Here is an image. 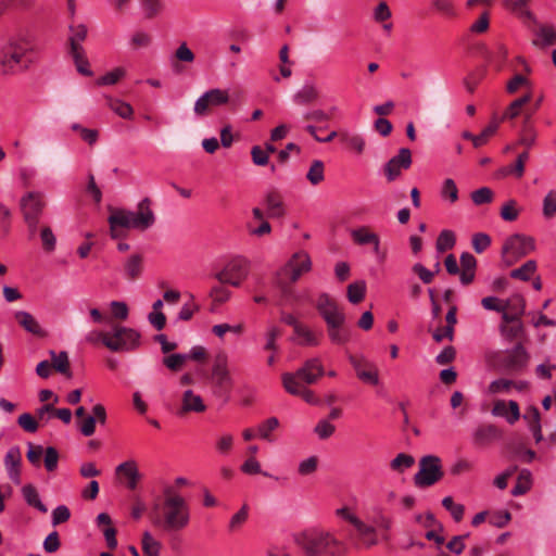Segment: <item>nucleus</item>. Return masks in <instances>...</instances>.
<instances>
[{
  "label": "nucleus",
  "instance_id": "nucleus-26",
  "mask_svg": "<svg viewBox=\"0 0 556 556\" xmlns=\"http://www.w3.org/2000/svg\"><path fill=\"white\" fill-rule=\"evenodd\" d=\"M351 534L359 540L361 543L370 546L377 542V534L371 523H353Z\"/></svg>",
  "mask_w": 556,
  "mask_h": 556
},
{
  "label": "nucleus",
  "instance_id": "nucleus-9",
  "mask_svg": "<svg viewBox=\"0 0 556 556\" xmlns=\"http://www.w3.org/2000/svg\"><path fill=\"white\" fill-rule=\"evenodd\" d=\"M443 476L441 459L438 456L427 455L419 462V470L415 475V484L419 488L433 485Z\"/></svg>",
  "mask_w": 556,
  "mask_h": 556
},
{
  "label": "nucleus",
  "instance_id": "nucleus-10",
  "mask_svg": "<svg viewBox=\"0 0 556 556\" xmlns=\"http://www.w3.org/2000/svg\"><path fill=\"white\" fill-rule=\"evenodd\" d=\"M230 94L226 89L213 88L201 94L194 103V113L205 115L211 109L225 105L229 102Z\"/></svg>",
  "mask_w": 556,
  "mask_h": 556
},
{
  "label": "nucleus",
  "instance_id": "nucleus-28",
  "mask_svg": "<svg viewBox=\"0 0 556 556\" xmlns=\"http://www.w3.org/2000/svg\"><path fill=\"white\" fill-rule=\"evenodd\" d=\"M339 138L350 150L362 154L365 151L366 141L363 136L352 132L350 130H341Z\"/></svg>",
  "mask_w": 556,
  "mask_h": 556
},
{
  "label": "nucleus",
  "instance_id": "nucleus-27",
  "mask_svg": "<svg viewBox=\"0 0 556 556\" xmlns=\"http://www.w3.org/2000/svg\"><path fill=\"white\" fill-rule=\"evenodd\" d=\"M267 215L269 217H281L285 215V205L281 195L276 191H269L264 200Z\"/></svg>",
  "mask_w": 556,
  "mask_h": 556
},
{
  "label": "nucleus",
  "instance_id": "nucleus-56",
  "mask_svg": "<svg viewBox=\"0 0 556 556\" xmlns=\"http://www.w3.org/2000/svg\"><path fill=\"white\" fill-rule=\"evenodd\" d=\"M79 312L81 314H88L90 323L102 324L106 321V316L100 312V309L88 306L86 302L79 305Z\"/></svg>",
  "mask_w": 556,
  "mask_h": 556
},
{
  "label": "nucleus",
  "instance_id": "nucleus-13",
  "mask_svg": "<svg viewBox=\"0 0 556 556\" xmlns=\"http://www.w3.org/2000/svg\"><path fill=\"white\" fill-rule=\"evenodd\" d=\"M115 475L118 477L123 485L129 491L136 490L142 479L139 465L137 460L132 458L118 464L115 467Z\"/></svg>",
  "mask_w": 556,
  "mask_h": 556
},
{
  "label": "nucleus",
  "instance_id": "nucleus-5",
  "mask_svg": "<svg viewBox=\"0 0 556 556\" xmlns=\"http://www.w3.org/2000/svg\"><path fill=\"white\" fill-rule=\"evenodd\" d=\"M141 336L132 328L115 325L103 336V345L112 352H131L140 346Z\"/></svg>",
  "mask_w": 556,
  "mask_h": 556
},
{
  "label": "nucleus",
  "instance_id": "nucleus-6",
  "mask_svg": "<svg viewBox=\"0 0 556 556\" xmlns=\"http://www.w3.org/2000/svg\"><path fill=\"white\" fill-rule=\"evenodd\" d=\"M33 184L34 173L21 169L16 181V187L24 192L20 200V210L30 232H33L35 227V190L33 189Z\"/></svg>",
  "mask_w": 556,
  "mask_h": 556
},
{
  "label": "nucleus",
  "instance_id": "nucleus-50",
  "mask_svg": "<svg viewBox=\"0 0 556 556\" xmlns=\"http://www.w3.org/2000/svg\"><path fill=\"white\" fill-rule=\"evenodd\" d=\"M33 4V0H0V17L8 11H23Z\"/></svg>",
  "mask_w": 556,
  "mask_h": 556
},
{
  "label": "nucleus",
  "instance_id": "nucleus-33",
  "mask_svg": "<svg viewBox=\"0 0 556 556\" xmlns=\"http://www.w3.org/2000/svg\"><path fill=\"white\" fill-rule=\"evenodd\" d=\"M294 336V340L301 345L316 346L319 344L318 336L302 324L295 327Z\"/></svg>",
  "mask_w": 556,
  "mask_h": 556
},
{
  "label": "nucleus",
  "instance_id": "nucleus-63",
  "mask_svg": "<svg viewBox=\"0 0 556 556\" xmlns=\"http://www.w3.org/2000/svg\"><path fill=\"white\" fill-rule=\"evenodd\" d=\"M491 245V238L484 232H478L472 237V248L477 253L484 252Z\"/></svg>",
  "mask_w": 556,
  "mask_h": 556
},
{
  "label": "nucleus",
  "instance_id": "nucleus-31",
  "mask_svg": "<svg viewBox=\"0 0 556 556\" xmlns=\"http://www.w3.org/2000/svg\"><path fill=\"white\" fill-rule=\"evenodd\" d=\"M501 125L500 117L494 114L486 127L482 129V131L479 135H476L475 137V148H480L484 146L489 139L494 136Z\"/></svg>",
  "mask_w": 556,
  "mask_h": 556
},
{
  "label": "nucleus",
  "instance_id": "nucleus-53",
  "mask_svg": "<svg viewBox=\"0 0 556 556\" xmlns=\"http://www.w3.org/2000/svg\"><path fill=\"white\" fill-rule=\"evenodd\" d=\"M442 505L446 510L450 511L452 518L455 521H460L462 518L464 517V511H465L464 505L455 503L451 496H445L442 500Z\"/></svg>",
  "mask_w": 556,
  "mask_h": 556
},
{
  "label": "nucleus",
  "instance_id": "nucleus-25",
  "mask_svg": "<svg viewBox=\"0 0 556 556\" xmlns=\"http://www.w3.org/2000/svg\"><path fill=\"white\" fill-rule=\"evenodd\" d=\"M52 417H58L64 424H70L72 412L68 408L55 409L52 404H46L41 408H37V422L39 420H49Z\"/></svg>",
  "mask_w": 556,
  "mask_h": 556
},
{
  "label": "nucleus",
  "instance_id": "nucleus-64",
  "mask_svg": "<svg viewBox=\"0 0 556 556\" xmlns=\"http://www.w3.org/2000/svg\"><path fill=\"white\" fill-rule=\"evenodd\" d=\"M556 214V192L549 191L543 200V215L551 218Z\"/></svg>",
  "mask_w": 556,
  "mask_h": 556
},
{
  "label": "nucleus",
  "instance_id": "nucleus-39",
  "mask_svg": "<svg viewBox=\"0 0 556 556\" xmlns=\"http://www.w3.org/2000/svg\"><path fill=\"white\" fill-rule=\"evenodd\" d=\"M440 197L443 201L450 204H454L458 200V188L452 178L443 180L440 189Z\"/></svg>",
  "mask_w": 556,
  "mask_h": 556
},
{
  "label": "nucleus",
  "instance_id": "nucleus-54",
  "mask_svg": "<svg viewBox=\"0 0 556 556\" xmlns=\"http://www.w3.org/2000/svg\"><path fill=\"white\" fill-rule=\"evenodd\" d=\"M455 235L452 230H442L437 239V250L444 252L455 245Z\"/></svg>",
  "mask_w": 556,
  "mask_h": 556
},
{
  "label": "nucleus",
  "instance_id": "nucleus-61",
  "mask_svg": "<svg viewBox=\"0 0 556 556\" xmlns=\"http://www.w3.org/2000/svg\"><path fill=\"white\" fill-rule=\"evenodd\" d=\"M280 336V330L277 326H269L265 332V345L264 349L268 351L277 350V338Z\"/></svg>",
  "mask_w": 556,
  "mask_h": 556
},
{
  "label": "nucleus",
  "instance_id": "nucleus-49",
  "mask_svg": "<svg viewBox=\"0 0 556 556\" xmlns=\"http://www.w3.org/2000/svg\"><path fill=\"white\" fill-rule=\"evenodd\" d=\"M126 71L123 67H115L108 72L103 76L99 77L96 81L98 86H112L115 85L119 79L125 77Z\"/></svg>",
  "mask_w": 556,
  "mask_h": 556
},
{
  "label": "nucleus",
  "instance_id": "nucleus-60",
  "mask_svg": "<svg viewBox=\"0 0 556 556\" xmlns=\"http://www.w3.org/2000/svg\"><path fill=\"white\" fill-rule=\"evenodd\" d=\"M513 387V380L497 379L493 380L488 388L490 394L508 393Z\"/></svg>",
  "mask_w": 556,
  "mask_h": 556
},
{
  "label": "nucleus",
  "instance_id": "nucleus-1",
  "mask_svg": "<svg viewBox=\"0 0 556 556\" xmlns=\"http://www.w3.org/2000/svg\"><path fill=\"white\" fill-rule=\"evenodd\" d=\"M130 516L134 519L151 518L160 521H189L191 518L190 507L187 500L180 495L175 486L168 482L162 483V496H153L152 503L148 505L141 497H136L130 508Z\"/></svg>",
  "mask_w": 556,
  "mask_h": 556
},
{
  "label": "nucleus",
  "instance_id": "nucleus-45",
  "mask_svg": "<svg viewBox=\"0 0 556 556\" xmlns=\"http://www.w3.org/2000/svg\"><path fill=\"white\" fill-rule=\"evenodd\" d=\"M72 58L74 59L77 71L85 76H91L92 71L89 67V62L85 55L84 48H75L71 51Z\"/></svg>",
  "mask_w": 556,
  "mask_h": 556
},
{
  "label": "nucleus",
  "instance_id": "nucleus-17",
  "mask_svg": "<svg viewBox=\"0 0 556 556\" xmlns=\"http://www.w3.org/2000/svg\"><path fill=\"white\" fill-rule=\"evenodd\" d=\"M412 164V153L409 149L402 148L397 155L393 156L384 166V173L389 181H393L400 175L402 169H407Z\"/></svg>",
  "mask_w": 556,
  "mask_h": 556
},
{
  "label": "nucleus",
  "instance_id": "nucleus-43",
  "mask_svg": "<svg viewBox=\"0 0 556 556\" xmlns=\"http://www.w3.org/2000/svg\"><path fill=\"white\" fill-rule=\"evenodd\" d=\"M70 31L71 51L75 50V48H83L81 42L87 36V27L84 24H72L70 26Z\"/></svg>",
  "mask_w": 556,
  "mask_h": 556
},
{
  "label": "nucleus",
  "instance_id": "nucleus-22",
  "mask_svg": "<svg viewBox=\"0 0 556 556\" xmlns=\"http://www.w3.org/2000/svg\"><path fill=\"white\" fill-rule=\"evenodd\" d=\"M525 312V300L519 294H514L504 301L503 321H515Z\"/></svg>",
  "mask_w": 556,
  "mask_h": 556
},
{
  "label": "nucleus",
  "instance_id": "nucleus-55",
  "mask_svg": "<svg viewBox=\"0 0 556 556\" xmlns=\"http://www.w3.org/2000/svg\"><path fill=\"white\" fill-rule=\"evenodd\" d=\"M493 191L489 187H482L471 192V200L476 205H482L492 202Z\"/></svg>",
  "mask_w": 556,
  "mask_h": 556
},
{
  "label": "nucleus",
  "instance_id": "nucleus-24",
  "mask_svg": "<svg viewBox=\"0 0 556 556\" xmlns=\"http://www.w3.org/2000/svg\"><path fill=\"white\" fill-rule=\"evenodd\" d=\"M50 364L55 372H59L67 378L72 377L71 366H70V359L66 352H55L53 350L49 351V358Z\"/></svg>",
  "mask_w": 556,
  "mask_h": 556
},
{
  "label": "nucleus",
  "instance_id": "nucleus-38",
  "mask_svg": "<svg viewBox=\"0 0 556 556\" xmlns=\"http://www.w3.org/2000/svg\"><path fill=\"white\" fill-rule=\"evenodd\" d=\"M536 262L533 260L527 261L520 267L513 269L509 273V276L514 279H518L521 281H528L536 271Z\"/></svg>",
  "mask_w": 556,
  "mask_h": 556
},
{
  "label": "nucleus",
  "instance_id": "nucleus-36",
  "mask_svg": "<svg viewBox=\"0 0 556 556\" xmlns=\"http://www.w3.org/2000/svg\"><path fill=\"white\" fill-rule=\"evenodd\" d=\"M108 106L119 117L124 119H131L134 115L132 106L116 98L108 97Z\"/></svg>",
  "mask_w": 556,
  "mask_h": 556
},
{
  "label": "nucleus",
  "instance_id": "nucleus-2",
  "mask_svg": "<svg viewBox=\"0 0 556 556\" xmlns=\"http://www.w3.org/2000/svg\"><path fill=\"white\" fill-rule=\"evenodd\" d=\"M35 61V37L31 29H21L2 48L0 65L4 75L27 71Z\"/></svg>",
  "mask_w": 556,
  "mask_h": 556
},
{
  "label": "nucleus",
  "instance_id": "nucleus-47",
  "mask_svg": "<svg viewBox=\"0 0 556 556\" xmlns=\"http://www.w3.org/2000/svg\"><path fill=\"white\" fill-rule=\"evenodd\" d=\"M556 42V29L552 26H541L536 31L534 45L549 46Z\"/></svg>",
  "mask_w": 556,
  "mask_h": 556
},
{
  "label": "nucleus",
  "instance_id": "nucleus-11",
  "mask_svg": "<svg viewBox=\"0 0 556 556\" xmlns=\"http://www.w3.org/2000/svg\"><path fill=\"white\" fill-rule=\"evenodd\" d=\"M349 361L357 378L364 383L378 386L380 382L377 365L364 356H350Z\"/></svg>",
  "mask_w": 556,
  "mask_h": 556
},
{
  "label": "nucleus",
  "instance_id": "nucleus-34",
  "mask_svg": "<svg viewBox=\"0 0 556 556\" xmlns=\"http://www.w3.org/2000/svg\"><path fill=\"white\" fill-rule=\"evenodd\" d=\"M345 319H337L333 323H327L328 336L332 343L344 344L349 340L348 332L342 328Z\"/></svg>",
  "mask_w": 556,
  "mask_h": 556
},
{
  "label": "nucleus",
  "instance_id": "nucleus-20",
  "mask_svg": "<svg viewBox=\"0 0 556 556\" xmlns=\"http://www.w3.org/2000/svg\"><path fill=\"white\" fill-rule=\"evenodd\" d=\"M492 415L503 417L510 425H514L520 418L519 405L516 401H495Z\"/></svg>",
  "mask_w": 556,
  "mask_h": 556
},
{
  "label": "nucleus",
  "instance_id": "nucleus-44",
  "mask_svg": "<svg viewBox=\"0 0 556 556\" xmlns=\"http://www.w3.org/2000/svg\"><path fill=\"white\" fill-rule=\"evenodd\" d=\"M366 293V282L357 280L348 286V299L351 303L357 304L362 302Z\"/></svg>",
  "mask_w": 556,
  "mask_h": 556
},
{
  "label": "nucleus",
  "instance_id": "nucleus-52",
  "mask_svg": "<svg viewBox=\"0 0 556 556\" xmlns=\"http://www.w3.org/2000/svg\"><path fill=\"white\" fill-rule=\"evenodd\" d=\"M414 463L415 459L413 456L405 453H400L399 455H396V457H394L391 460L390 467L394 471L403 472L406 469L410 468L414 465Z\"/></svg>",
  "mask_w": 556,
  "mask_h": 556
},
{
  "label": "nucleus",
  "instance_id": "nucleus-8",
  "mask_svg": "<svg viewBox=\"0 0 556 556\" xmlns=\"http://www.w3.org/2000/svg\"><path fill=\"white\" fill-rule=\"evenodd\" d=\"M534 238L521 233L508 237L502 249L504 262L509 266L535 250Z\"/></svg>",
  "mask_w": 556,
  "mask_h": 556
},
{
  "label": "nucleus",
  "instance_id": "nucleus-12",
  "mask_svg": "<svg viewBox=\"0 0 556 556\" xmlns=\"http://www.w3.org/2000/svg\"><path fill=\"white\" fill-rule=\"evenodd\" d=\"M312 269V261L309 255L304 251L294 253L283 266L281 274L289 278L291 282H295L302 275Z\"/></svg>",
  "mask_w": 556,
  "mask_h": 556
},
{
  "label": "nucleus",
  "instance_id": "nucleus-21",
  "mask_svg": "<svg viewBox=\"0 0 556 556\" xmlns=\"http://www.w3.org/2000/svg\"><path fill=\"white\" fill-rule=\"evenodd\" d=\"M296 372L306 384L315 383L325 374L321 361L317 357L307 359Z\"/></svg>",
  "mask_w": 556,
  "mask_h": 556
},
{
  "label": "nucleus",
  "instance_id": "nucleus-48",
  "mask_svg": "<svg viewBox=\"0 0 556 556\" xmlns=\"http://www.w3.org/2000/svg\"><path fill=\"white\" fill-rule=\"evenodd\" d=\"M501 334L507 340H514L521 336L522 325L519 319L515 321H503L500 326Z\"/></svg>",
  "mask_w": 556,
  "mask_h": 556
},
{
  "label": "nucleus",
  "instance_id": "nucleus-58",
  "mask_svg": "<svg viewBox=\"0 0 556 556\" xmlns=\"http://www.w3.org/2000/svg\"><path fill=\"white\" fill-rule=\"evenodd\" d=\"M318 467V458L316 456H309L299 463L298 472L301 476H308L314 473Z\"/></svg>",
  "mask_w": 556,
  "mask_h": 556
},
{
  "label": "nucleus",
  "instance_id": "nucleus-16",
  "mask_svg": "<svg viewBox=\"0 0 556 556\" xmlns=\"http://www.w3.org/2000/svg\"><path fill=\"white\" fill-rule=\"evenodd\" d=\"M316 308L326 324L333 323L337 319H345L343 312L328 293H321L318 296Z\"/></svg>",
  "mask_w": 556,
  "mask_h": 556
},
{
  "label": "nucleus",
  "instance_id": "nucleus-57",
  "mask_svg": "<svg viewBox=\"0 0 556 556\" xmlns=\"http://www.w3.org/2000/svg\"><path fill=\"white\" fill-rule=\"evenodd\" d=\"M504 7L511 13L519 16H529L530 13L527 10V0H505Z\"/></svg>",
  "mask_w": 556,
  "mask_h": 556
},
{
  "label": "nucleus",
  "instance_id": "nucleus-51",
  "mask_svg": "<svg viewBox=\"0 0 556 556\" xmlns=\"http://www.w3.org/2000/svg\"><path fill=\"white\" fill-rule=\"evenodd\" d=\"M531 488V473L528 470H522L517 479L515 486L511 490L513 495L518 496L528 492Z\"/></svg>",
  "mask_w": 556,
  "mask_h": 556
},
{
  "label": "nucleus",
  "instance_id": "nucleus-4",
  "mask_svg": "<svg viewBox=\"0 0 556 556\" xmlns=\"http://www.w3.org/2000/svg\"><path fill=\"white\" fill-rule=\"evenodd\" d=\"M295 541L308 556H317L324 552L340 556L343 553L342 544L328 533L304 532L296 535Z\"/></svg>",
  "mask_w": 556,
  "mask_h": 556
},
{
  "label": "nucleus",
  "instance_id": "nucleus-7",
  "mask_svg": "<svg viewBox=\"0 0 556 556\" xmlns=\"http://www.w3.org/2000/svg\"><path fill=\"white\" fill-rule=\"evenodd\" d=\"M250 271V261L243 256H235L230 258L218 273H216L215 278L220 283L239 288L247 280Z\"/></svg>",
  "mask_w": 556,
  "mask_h": 556
},
{
  "label": "nucleus",
  "instance_id": "nucleus-41",
  "mask_svg": "<svg viewBox=\"0 0 556 556\" xmlns=\"http://www.w3.org/2000/svg\"><path fill=\"white\" fill-rule=\"evenodd\" d=\"M530 100V94H526L519 99L514 100L506 109V111L503 113V115L500 117L501 123L505 119L516 118L520 114L522 106L527 104Z\"/></svg>",
  "mask_w": 556,
  "mask_h": 556
},
{
  "label": "nucleus",
  "instance_id": "nucleus-19",
  "mask_svg": "<svg viewBox=\"0 0 556 556\" xmlns=\"http://www.w3.org/2000/svg\"><path fill=\"white\" fill-rule=\"evenodd\" d=\"M22 453L17 446H12L5 454L4 466L9 478L16 484L21 483Z\"/></svg>",
  "mask_w": 556,
  "mask_h": 556
},
{
  "label": "nucleus",
  "instance_id": "nucleus-40",
  "mask_svg": "<svg viewBox=\"0 0 556 556\" xmlns=\"http://www.w3.org/2000/svg\"><path fill=\"white\" fill-rule=\"evenodd\" d=\"M307 180L313 185L317 186L325 179V164L320 160H314L306 174Z\"/></svg>",
  "mask_w": 556,
  "mask_h": 556
},
{
  "label": "nucleus",
  "instance_id": "nucleus-15",
  "mask_svg": "<svg viewBox=\"0 0 556 556\" xmlns=\"http://www.w3.org/2000/svg\"><path fill=\"white\" fill-rule=\"evenodd\" d=\"M529 355L521 344H517L511 350L501 354V366L508 370H520L527 366Z\"/></svg>",
  "mask_w": 556,
  "mask_h": 556
},
{
  "label": "nucleus",
  "instance_id": "nucleus-3",
  "mask_svg": "<svg viewBox=\"0 0 556 556\" xmlns=\"http://www.w3.org/2000/svg\"><path fill=\"white\" fill-rule=\"evenodd\" d=\"M111 237L113 239L123 238L126 231L135 229L144 231L151 228L155 223V215L151 208V201L148 198L141 200L136 211L115 208L108 218Z\"/></svg>",
  "mask_w": 556,
  "mask_h": 556
},
{
  "label": "nucleus",
  "instance_id": "nucleus-30",
  "mask_svg": "<svg viewBox=\"0 0 556 556\" xmlns=\"http://www.w3.org/2000/svg\"><path fill=\"white\" fill-rule=\"evenodd\" d=\"M318 98V90L313 83L304 84L293 96V102L299 105H306Z\"/></svg>",
  "mask_w": 556,
  "mask_h": 556
},
{
  "label": "nucleus",
  "instance_id": "nucleus-62",
  "mask_svg": "<svg viewBox=\"0 0 556 556\" xmlns=\"http://www.w3.org/2000/svg\"><path fill=\"white\" fill-rule=\"evenodd\" d=\"M536 140V134L533 130L531 126L526 125L520 134V137L518 139V144L523 146L527 149H530L532 146H534Z\"/></svg>",
  "mask_w": 556,
  "mask_h": 556
},
{
  "label": "nucleus",
  "instance_id": "nucleus-59",
  "mask_svg": "<svg viewBox=\"0 0 556 556\" xmlns=\"http://www.w3.org/2000/svg\"><path fill=\"white\" fill-rule=\"evenodd\" d=\"M142 549L147 556H159L160 544L151 534L146 532L142 538Z\"/></svg>",
  "mask_w": 556,
  "mask_h": 556
},
{
  "label": "nucleus",
  "instance_id": "nucleus-35",
  "mask_svg": "<svg viewBox=\"0 0 556 556\" xmlns=\"http://www.w3.org/2000/svg\"><path fill=\"white\" fill-rule=\"evenodd\" d=\"M523 418L528 421L530 431L532 432L536 442L543 439L540 413L536 407H530L525 414Z\"/></svg>",
  "mask_w": 556,
  "mask_h": 556
},
{
  "label": "nucleus",
  "instance_id": "nucleus-18",
  "mask_svg": "<svg viewBox=\"0 0 556 556\" xmlns=\"http://www.w3.org/2000/svg\"><path fill=\"white\" fill-rule=\"evenodd\" d=\"M181 404L179 408V414L185 415L189 413H203L206 410V405L200 394L194 393L192 390L188 389L184 391L181 394Z\"/></svg>",
  "mask_w": 556,
  "mask_h": 556
},
{
  "label": "nucleus",
  "instance_id": "nucleus-37",
  "mask_svg": "<svg viewBox=\"0 0 556 556\" xmlns=\"http://www.w3.org/2000/svg\"><path fill=\"white\" fill-rule=\"evenodd\" d=\"M351 237L353 242L358 245H370L379 236L368 227L362 226L353 229L351 231Z\"/></svg>",
  "mask_w": 556,
  "mask_h": 556
},
{
  "label": "nucleus",
  "instance_id": "nucleus-46",
  "mask_svg": "<svg viewBox=\"0 0 556 556\" xmlns=\"http://www.w3.org/2000/svg\"><path fill=\"white\" fill-rule=\"evenodd\" d=\"M279 427V420L276 417H270L261 422L257 426V437L266 440L268 442H273L271 432L275 431Z\"/></svg>",
  "mask_w": 556,
  "mask_h": 556
},
{
  "label": "nucleus",
  "instance_id": "nucleus-14",
  "mask_svg": "<svg viewBox=\"0 0 556 556\" xmlns=\"http://www.w3.org/2000/svg\"><path fill=\"white\" fill-rule=\"evenodd\" d=\"M211 380L218 392H229L232 386V378L228 370V362L225 355H218L215 358L212 367Z\"/></svg>",
  "mask_w": 556,
  "mask_h": 556
},
{
  "label": "nucleus",
  "instance_id": "nucleus-23",
  "mask_svg": "<svg viewBox=\"0 0 556 556\" xmlns=\"http://www.w3.org/2000/svg\"><path fill=\"white\" fill-rule=\"evenodd\" d=\"M236 438L228 431H220L214 440V451L220 457H229L235 450Z\"/></svg>",
  "mask_w": 556,
  "mask_h": 556
},
{
  "label": "nucleus",
  "instance_id": "nucleus-29",
  "mask_svg": "<svg viewBox=\"0 0 556 556\" xmlns=\"http://www.w3.org/2000/svg\"><path fill=\"white\" fill-rule=\"evenodd\" d=\"M225 283H220L213 286L210 290L208 296L212 301V308L211 311H215L217 307L223 305L224 303L228 302L231 296L232 292Z\"/></svg>",
  "mask_w": 556,
  "mask_h": 556
},
{
  "label": "nucleus",
  "instance_id": "nucleus-42",
  "mask_svg": "<svg viewBox=\"0 0 556 556\" xmlns=\"http://www.w3.org/2000/svg\"><path fill=\"white\" fill-rule=\"evenodd\" d=\"M41 453H43V465H45L46 469L48 471L55 470L58 467V463H59L58 451L52 446H49L43 451L41 446L37 445V458L39 457V455Z\"/></svg>",
  "mask_w": 556,
  "mask_h": 556
},
{
  "label": "nucleus",
  "instance_id": "nucleus-32",
  "mask_svg": "<svg viewBox=\"0 0 556 556\" xmlns=\"http://www.w3.org/2000/svg\"><path fill=\"white\" fill-rule=\"evenodd\" d=\"M286 391L292 395H299L306 387L298 372H286L281 377Z\"/></svg>",
  "mask_w": 556,
  "mask_h": 556
}]
</instances>
